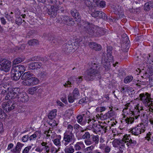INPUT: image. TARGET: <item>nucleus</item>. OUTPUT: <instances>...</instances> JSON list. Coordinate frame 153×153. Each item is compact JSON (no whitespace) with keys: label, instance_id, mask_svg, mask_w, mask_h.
<instances>
[{"label":"nucleus","instance_id":"cd10ccee","mask_svg":"<svg viewBox=\"0 0 153 153\" xmlns=\"http://www.w3.org/2000/svg\"><path fill=\"white\" fill-rule=\"evenodd\" d=\"M94 7H99L103 8L105 7V2L104 1H100V0H93Z\"/></svg>","mask_w":153,"mask_h":153},{"label":"nucleus","instance_id":"ddd939ff","mask_svg":"<svg viewBox=\"0 0 153 153\" xmlns=\"http://www.w3.org/2000/svg\"><path fill=\"white\" fill-rule=\"evenodd\" d=\"M91 11L92 12L91 15L92 17L101 18L105 21L108 20V16L103 12L98 10H94L93 11V10Z\"/></svg>","mask_w":153,"mask_h":153},{"label":"nucleus","instance_id":"e2e57ef3","mask_svg":"<svg viewBox=\"0 0 153 153\" xmlns=\"http://www.w3.org/2000/svg\"><path fill=\"white\" fill-rule=\"evenodd\" d=\"M111 148L108 146H106L104 150V153H109L111 150Z\"/></svg>","mask_w":153,"mask_h":153},{"label":"nucleus","instance_id":"412c9836","mask_svg":"<svg viewBox=\"0 0 153 153\" xmlns=\"http://www.w3.org/2000/svg\"><path fill=\"white\" fill-rule=\"evenodd\" d=\"M72 45L71 44L65 43L62 47V51L63 53L65 54L71 52Z\"/></svg>","mask_w":153,"mask_h":153},{"label":"nucleus","instance_id":"1a4fd4ad","mask_svg":"<svg viewBox=\"0 0 153 153\" xmlns=\"http://www.w3.org/2000/svg\"><path fill=\"white\" fill-rule=\"evenodd\" d=\"M135 109V110L134 111H131L133 117L129 118L127 117V118L124 120V121L126 123H127L128 124L132 123L134 122L135 118L136 119H137L138 117L140 116L141 113L139 110L138 109Z\"/></svg>","mask_w":153,"mask_h":153},{"label":"nucleus","instance_id":"338daca9","mask_svg":"<svg viewBox=\"0 0 153 153\" xmlns=\"http://www.w3.org/2000/svg\"><path fill=\"white\" fill-rule=\"evenodd\" d=\"M82 77V76H80L76 78V81L77 83H80L81 82L83 79Z\"/></svg>","mask_w":153,"mask_h":153},{"label":"nucleus","instance_id":"8fccbe9b","mask_svg":"<svg viewBox=\"0 0 153 153\" xmlns=\"http://www.w3.org/2000/svg\"><path fill=\"white\" fill-rule=\"evenodd\" d=\"M16 23L17 25H19L22 23V20L20 17H16L15 20Z\"/></svg>","mask_w":153,"mask_h":153},{"label":"nucleus","instance_id":"a211bd4d","mask_svg":"<svg viewBox=\"0 0 153 153\" xmlns=\"http://www.w3.org/2000/svg\"><path fill=\"white\" fill-rule=\"evenodd\" d=\"M82 132L83 135L82 136V139L85 140L84 142L86 145L88 146V141L90 140L91 137V135L90 132L87 131L86 130H82L81 131Z\"/></svg>","mask_w":153,"mask_h":153},{"label":"nucleus","instance_id":"0eeeda50","mask_svg":"<svg viewBox=\"0 0 153 153\" xmlns=\"http://www.w3.org/2000/svg\"><path fill=\"white\" fill-rule=\"evenodd\" d=\"M56 22L58 23H62L68 25H74V21L73 19L69 16L62 15L58 18Z\"/></svg>","mask_w":153,"mask_h":153},{"label":"nucleus","instance_id":"37998d69","mask_svg":"<svg viewBox=\"0 0 153 153\" xmlns=\"http://www.w3.org/2000/svg\"><path fill=\"white\" fill-rule=\"evenodd\" d=\"M38 44V41L35 39L29 40L28 42V44L29 45H34Z\"/></svg>","mask_w":153,"mask_h":153},{"label":"nucleus","instance_id":"2eb2a0df","mask_svg":"<svg viewBox=\"0 0 153 153\" xmlns=\"http://www.w3.org/2000/svg\"><path fill=\"white\" fill-rule=\"evenodd\" d=\"M105 55V54L103 53L102 57L101 62L105 70L107 71L110 68V63L108 60L107 58Z\"/></svg>","mask_w":153,"mask_h":153},{"label":"nucleus","instance_id":"a18cd8bd","mask_svg":"<svg viewBox=\"0 0 153 153\" xmlns=\"http://www.w3.org/2000/svg\"><path fill=\"white\" fill-rule=\"evenodd\" d=\"M52 40L51 42L56 45L59 44L61 42L60 41L58 40L57 39L54 38L53 36L51 37L50 40Z\"/></svg>","mask_w":153,"mask_h":153},{"label":"nucleus","instance_id":"864d4df0","mask_svg":"<svg viewBox=\"0 0 153 153\" xmlns=\"http://www.w3.org/2000/svg\"><path fill=\"white\" fill-rule=\"evenodd\" d=\"M37 135L36 134V133L35 132L34 134L30 136V137H29V140L31 141L33 140H36L37 137Z\"/></svg>","mask_w":153,"mask_h":153},{"label":"nucleus","instance_id":"052dcab7","mask_svg":"<svg viewBox=\"0 0 153 153\" xmlns=\"http://www.w3.org/2000/svg\"><path fill=\"white\" fill-rule=\"evenodd\" d=\"M28 139L29 136L28 135H26L22 137V140L23 142H25L27 141Z\"/></svg>","mask_w":153,"mask_h":153},{"label":"nucleus","instance_id":"f03ea898","mask_svg":"<svg viewBox=\"0 0 153 153\" xmlns=\"http://www.w3.org/2000/svg\"><path fill=\"white\" fill-rule=\"evenodd\" d=\"M8 88V86L6 83H4V84L2 85L1 84V90H2L1 93V100L5 95V97L3 98V100H4V99L5 100H8L18 98L20 91V89L19 88H14L7 93V90Z\"/></svg>","mask_w":153,"mask_h":153},{"label":"nucleus","instance_id":"4c0bfd02","mask_svg":"<svg viewBox=\"0 0 153 153\" xmlns=\"http://www.w3.org/2000/svg\"><path fill=\"white\" fill-rule=\"evenodd\" d=\"M110 128V126H105L102 125L99 132L101 133V134L105 133L107 132L108 130H109Z\"/></svg>","mask_w":153,"mask_h":153},{"label":"nucleus","instance_id":"20e7f679","mask_svg":"<svg viewBox=\"0 0 153 153\" xmlns=\"http://www.w3.org/2000/svg\"><path fill=\"white\" fill-rule=\"evenodd\" d=\"M75 140L76 139L73 133L65 132L64 134L63 140L62 141V144L64 146H66L70 143H74Z\"/></svg>","mask_w":153,"mask_h":153},{"label":"nucleus","instance_id":"5fc2aeb1","mask_svg":"<svg viewBox=\"0 0 153 153\" xmlns=\"http://www.w3.org/2000/svg\"><path fill=\"white\" fill-rule=\"evenodd\" d=\"M40 57L38 56H35L30 58L29 60V61H38L40 60Z\"/></svg>","mask_w":153,"mask_h":153},{"label":"nucleus","instance_id":"bf43d9fd","mask_svg":"<svg viewBox=\"0 0 153 153\" xmlns=\"http://www.w3.org/2000/svg\"><path fill=\"white\" fill-rule=\"evenodd\" d=\"M5 14L6 15L5 16L6 18L8 21H10L11 22L13 21L14 18L13 16L10 15H8L7 14H6V13H5Z\"/></svg>","mask_w":153,"mask_h":153},{"label":"nucleus","instance_id":"09e8293b","mask_svg":"<svg viewBox=\"0 0 153 153\" xmlns=\"http://www.w3.org/2000/svg\"><path fill=\"white\" fill-rule=\"evenodd\" d=\"M24 144L22 143L19 142H17L16 146V149H17L18 151H20L21 148L24 146Z\"/></svg>","mask_w":153,"mask_h":153},{"label":"nucleus","instance_id":"3c124183","mask_svg":"<svg viewBox=\"0 0 153 153\" xmlns=\"http://www.w3.org/2000/svg\"><path fill=\"white\" fill-rule=\"evenodd\" d=\"M67 130L65 132H67L68 133H72V132L73 130V126L71 125H68L67 126Z\"/></svg>","mask_w":153,"mask_h":153},{"label":"nucleus","instance_id":"7c9ffc66","mask_svg":"<svg viewBox=\"0 0 153 153\" xmlns=\"http://www.w3.org/2000/svg\"><path fill=\"white\" fill-rule=\"evenodd\" d=\"M11 75L12 79L14 80H18L22 76V74L17 72H13Z\"/></svg>","mask_w":153,"mask_h":153},{"label":"nucleus","instance_id":"7ed1b4c3","mask_svg":"<svg viewBox=\"0 0 153 153\" xmlns=\"http://www.w3.org/2000/svg\"><path fill=\"white\" fill-rule=\"evenodd\" d=\"M100 68L99 65L92 63L91 67L87 70L85 79L87 81H92L95 79H100L101 78Z\"/></svg>","mask_w":153,"mask_h":153},{"label":"nucleus","instance_id":"0e129e2a","mask_svg":"<svg viewBox=\"0 0 153 153\" xmlns=\"http://www.w3.org/2000/svg\"><path fill=\"white\" fill-rule=\"evenodd\" d=\"M94 146L91 145L90 146L87 147L85 149V151L90 152L91 151L94 149Z\"/></svg>","mask_w":153,"mask_h":153},{"label":"nucleus","instance_id":"de8ad7c7","mask_svg":"<svg viewBox=\"0 0 153 153\" xmlns=\"http://www.w3.org/2000/svg\"><path fill=\"white\" fill-rule=\"evenodd\" d=\"M77 99L74 97V96L71 94H70L68 97V101L70 103L73 102L74 100Z\"/></svg>","mask_w":153,"mask_h":153},{"label":"nucleus","instance_id":"5701e85b","mask_svg":"<svg viewBox=\"0 0 153 153\" xmlns=\"http://www.w3.org/2000/svg\"><path fill=\"white\" fill-rule=\"evenodd\" d=\"M71 15L76 19V21L79 22L81 20V16L78 11L75 8L72 9L71 11Z\"/></svg>","mask_w":153,"mask_h":153},{"label":"nucleus","instance_id":"f8f14e48","mask_svg":"<svg viewBox=\"0 0 153 153\" xmlns=\"http://www.w3.org/2000/svg\"><path fill=\"white\" fill-rule=\"evenodd\" d=\"M11 62L5 59L1 60V70L7 72L10 70L11 66Z\"/></svg>","mask_w":153,"mask_h":153},{"label":"nucleus","instance_id":"4be33fe9","mask_svg":"<svg viewBox=\"0 0 153 153\" xmlns=\"http://www.w3.org/2000/svg\"><path fill=\"white\" fill-rule=\"evenodd\" d=\"M42 65L41 62H32L28 65V68L30 70H35L40 69Z\"/></svg>","mask_w":153,"mask_h":153},{"label":"nucleus","instance_id":"72a5a7b5","mask_svg":"<svg viewBox=\"0 0 153 153\" xmlns=\"http://www.w3.org/2000/svg\"><path fill=\"white\" fill-rule=\"evenodd\" d=\"M73 143L70 144L69 146H66L64 149L65 153H73L74 151V149L72 145Z\"/></svg>","mask_w":153,"mask_h":153},{"label":"nucleus","instance_id":"393cba45","mask_svg":"<svg viewBox=\"0 0 153 153\" xmlns=\"http://www.w3.org/2000/svg\"><path fill=\"white\" fill-rule=\"evenodd\" d=\"M110 108V110L103 116V118L104 120L112 117L115 115V111L113 110L112 108Z\"/></svg>","mask_w":153,"mask_h":153},{"label":"nucleus","instance_id":"4d7b16f0","mask_svg":"<svg viewBox=\"0 0 153 153\" xmlns=\"http://www.w3.org/2000/svg\"><path fill=\"white\" fill-rule=\"evenodd\" d=\"M77 119L78 122L81 125V123L83 121V117L82 115H79L77 117Z\"/></svg>","mask_w":153,"mask_h":153},{"label":"nucleus","instance_id":"ea45409f","mask_svg":"<svg viewBox=\"0 0 153 153\" xmlns=\"http://www.w3.org/2000/svg\"><path fill=\"white\" fill-rule=\"evenodd\" d=\"M85 3L86 6L89 7V10L91 11L94 8V6H92L91 2L88 0H86L85 1Z\"/></svg>","mask_w":153,"mask_h":153},{"label":"nucleus","instance_id":"a878e982","mask_svg":"<svg viewBox=\"0 0 153 153\" xmlns=\"http://www.w3.org/2000/svg\"><path fill=\"white\" fill-rule=\"evenodd\" d=\"M105 33V31L103 28L97 26L94 36L97 37L101 36L104 35Z\"/></svg>","mask_w":153,"mask_h":153},{"label":"nucleus","instance_id":"473e14b6","mask_svg":"<svg viewBox=\"0 0 153 153\" xmlns=\"http://www.w3.org/2000/svg\"><path fill=\"white\" fill-rule=\"evenodd\" d=\"M39 87L38 86L30 88L28 89V92L30 94L33 95V94L38 90V91L39 92L41 91L42 90V89L40 88L38 89Z\"/></svg>","mask_w":153,"mask_h":153},{"label":"nucleus","instance_id":"f3484780","mask_svg":"<svg viewBox=\"0 0 153 153\" xmlns=\"http://www.w3.org/2000/svg\"><path fill=\"white\" fill-rule=\"evenodd\" d=\"M25 67L23 65H18L16 66H14L13 65L11 71V73H13V72H17L22 74L25 71Z\"/></svg>","mask_w":153,"mask_h":153},{"label":"nucleus","instance_id":"f704fd0d","mask_svg":"<svg viewBox=\"0 0 153 153\" xmlns=\"http://www.w3.org/2000/svg\"><path fill=\"white\" fill-rule=\"evenodd\" d=\"M83 146L84 144L82 142H79L74 145V149L76 151H79L81 149L82 147Z\"/></svg>","mask_w":153,"mask_h":153},{"label":"nucleus","instance_id":"69168bd1","mask_svg":"<svg viewBox=\"0 0 153 153\" xmlns=\"http://www.w3.org/2000/svg\"><path fill=\"white\" fill-rule=\"evenodd\" d=\"M48 123L52 127H54L57 126V124L55 123V121H54H54H53L51 120Z\"/></svg>","mask_w":153,"mask_h":153},{"label":"nucleus","instance_id":"c85d7f7f","mask_svg":"<svg viewBox=\"0 0 153 153\" xmlns=\"http://www.w3.org/2000/svg\"><path fill=\"white\" fill-rule=\"evenodd\" d=\"M33 76V74L28 71L24 73L22 76L21 79L23 81L27 80Z\"/></svg>","mask_w":153,"mask_h":153},{"label":"nucleus","instance_id":"f257e3e1","mask_svg":"<svg viewBox=\"0 0 153 153\" xmlns=\"http://www.w3.org/2000/svg\"><path fill=\"white\" fill-rule=\"evenodd\" d=\"M125 144L129 148H133L137 144V142L132 139L130 135H126L124 136L122 139H115L112 142L113 146L117 147L119 149L118 153L123 152L125 149Z\"/></svg>","mask_w":153,"mask_h":153},{"label":"nucleus","instance_id":"aec40b11","mask_svg":"<svg viewBox=\"0 0 153 153\" xmlns=\"http://www.w3.org/2000/svg\"><path fill=\"white\" fill-rule=\"evenodd\" d=\"M18 101L21 102H25L28 100V96L25 92H21L19 94L18 97Z\"/></svg>","mask_w":153,"mask_h":153},{"label":"nucleus","instance_id":"e433bc0d","mask_svg":"<svg viewBox=\"0 0 153 153\" xmlns=\"http://www.w3.org/2000/svg\"><path fill=\"white\" fill-rule=\"evenodd\" d=\"M56 109H53L48 114V118L49 119L52 120L56 116Z\"/></svg>","mask_w":153,"mask_h":153},{"label":"nucleus","instance_id":"6e6552de","mask_svg":"<svg viewBox=\"0 0 153 153\" xmlns=\"http://www.w3.org/2000/svg\"><path fill=\"white\" fill-rule=\"evenodd\" d=\"M151 95L147 92L140 94L139 95V100L141 101L145 106H149V102H151Z\"/></svg>","mask_w":153,"mask_h":153},{"label":"nucleus","instance_id":"c9c22d12","mask_svg":"<svg viewBox=\"0 0 153 153\" xmlns=\"http://www.w3.org/2000/svg\"><path fill=\"white\" fill-rule=\"evenodd\" d=\"M41 144L43 146L42 148V151H45V152H49L50 148L49 146L47 145L48 143L46 142H42Z\"/></svg>","mask_w":153,"mask_h":153},{"label":"nucleus","instance_id":"603ef678","mask_svg":"<svg viewBox=\"0 0 153 153\" xmlns=\"http://www.w3.org/2000/svg\"><path fill=\"white\" fill-rule=\"evenodd\" d=\"M31 148V146H29L26 147L23 150L22 153H29V151Z\"/></svg>","mask_w":153,"mask_h":153},{"label":"nucleus","instance_id":"b1692460","mask_svg":"<svg viewBox=\"0 0 153 153\" xmlns=\"http://www.w3.org/2000/svg\"><path fill=\"white\" fill-rule=\"evenodd\" d=\"M90 47L92 49L96 51H100L102 48L101 45L95 42H91L89 44Z\"/></svg>","mask_w":153,"mask_h":153},{"label":"nucleus","instance_id":"9b49d317","mask_svg":"<svg viewBox=\"0 0 153 153\" xmlns=\"http://www.w3.org/2000/svg\"><path fill=\"white\" fill-rule=\"evenodd\" d=\"M15 106V104L10 101L4 102L2 105V107L4 112L10 111L14 109Z\"/></svg>","mask_w":153,"mask_h":153},{"label":"nucleus","instance_id":"a19ab883","mask_svg":"<svg viewBox=\"0 0 153 153\" xmlns=\"http://www.w3.org/2000/svg\"><path fill=\"white\" fill-rule=\"evenodd\" d=\"M79 93L78 89L76 88H75L74 89L72 95L74 96V97L75 99H78L79 97Z\"/></svg>","mask_w":153,"mask_h":153},{"label":"nucleus","instance_id":"13d9d810","mask_svg":"<svg viewBox=\"0 0 153 153\" xmlns=\"http://www.w3.org/2000/svg\"><path fill=\"white\" fill-rule=\"evenodd\" d=\"M90 112L87 110L85 111L82 112V115L83 116V117H90Z\"/></svg>","mask_w":153,"mask_h":153},{"label":"nucleus","instance_id":"4468645a","mask_svg":"<svg viewBox=\"0 0 153 153\" xmlns=\"http://www.w3.org/2000/svg\"><path fill=\"white\" fill-rule=\"evenodd\" d=\"M58 10V6H52L48 9L47 12L51 18H53L56 17Z\"/></svg>","mask_w":153,"mask_h":153},{"label":"nucleus","instance_id":"39448f33","mask_svg":"<svg viewBox=\"0 0 153 153\" xmlns=\"http://www.w3.org/2000/svg\"><path fill=\"white\" fill-rule=\"evenodd\" d=\"M83 27L86 32L91 36H94L97 26L88 22H85Z\"/></svg>","mask_w":153,"mask_h":153},{"label":"nucleus","instance_id":"79ce46f5","mask_svg":"<svg viewBox=\"0 0 153 153\" xmlns=\"http://www.w3.org/2000/svg\"><path fill=\"white\" fill-rule=\"evenodd\" d=\"M133 79V77L131 76H128L124 79V82L125 84L130 82Z\"/></svg>","mask_w":153,"mask_h":153},{"label":"nucleus","instance_id":"9d476101","mask_svg":"<svg viewBox=\"0 0 153 153\" xmlns=\"http://www.w3.org/2000/svg\"><path fill=\"white\" fill-rule=\"evenodd\" d=\"M39 81L37 78L32 76L27 80L23 81L22 84L25 85L30 86L38 84Z\"/></svg>","mask_w":153,"mask_h":153},{"label":"nucleus","instance_id":"dca6fc26","mask_svg":"<svg viewBox=\"0 0 153 153\" xmlns=\"http://www.w3.org/2000/svg\"><path fill=\"white\" fill-rule=\"evenodd\" d=\"M95 120L91 118L90 117H83V121L81 123V125H88V126H91L92 125L93 123L95 122Z\"/></svg>","mask_w":153,"mask_h":153},{"label":"nucleus","instance_id":"680f3d73","mask_svg":"<svg viewBox=\"0 0 153 153\" xmlns=\"http://www.w3.org/2000/svg\"><path fill=\"white\" fill-rule=\"evenodd\" d=\"M5 74H3L1 76V80H4V82H2V81H1V84L2 85L4 84V83H6L7 85V84L5 82V81H6L7 79H5Z\"/></svg>","mask_w":153,"mask_h":153},{"label":"nucleus","instance_id":"c03bdc74","mask_svg":"<svg viewBox=\"0 0 153 153\" xmlns=\"http://www.w3.org/2000/svg\"><path fill=\"white\" fill-rule=\"evenodd\" d=\"M47 74L46 71H42L39 72L38 74V77L40 78H44L46 76Z\"/></svg>","mask_w":153,"mask_h":153},{"label":"nucleus","instance_id":"bb28decb","mask_svg":"<svg viewBox=\"0 0 153 153\" xmlns=\"http://www.w3.org/2000/svg\"><path fill=\"white\" fill-rule=\"evenodd\" d=\"M93 131L95 134H97L99 132L102 125L96 123L94 122L92 125Z\"/></svg>","mask_w":153,"mask_h":153},{"label":"nucleus","instance_id":"c756f323","mask_svg":"<svg viewBox=\"0 0 153 153\" xmlns=\"http://www.w3.org/2000/svg\"><path fill=\"white\" fill-rule=\"evenodd\" d=\"M144 9L146 11H149L153 8V1H152L145 3L144 5Z\"/></svg>","mask_w":153,"mask_h":153},{"label":"nucleus","instance_id":"49530a36","mask_svg":"<svg viewBox=\"0 0 153 153\" xmlns=\"http://www.w3.org/2000/svg\"><path fill=\"white\" fill-rule=\"evenodd\" d=\"M24 61V59H22L21 58L18 57L16 59H15L13 61V65L14 64L16 65V64H19L22 61Z\"/></svg>","mask_w":153,"mask_h":153},{"label":"nucleus","instance_id":"58836bf2","mask_svg":"<svg viewBox=\"0 0 153 153\" xmlns=\"http://www.w3.org/2000/svg\"><path fill=\"white\" fill-rule=\"evenodd\" d=\"M61 139V136L59 135L58 136L57 138L54 139L53 141V143L55 145L57 146H59L61 145L60 140Z\"/></svg>","mask_w":153,"mask_h":153},{"label":"nucleus","instance_id":"774afa93","mask_svg":"<svg viewBox=\"0 0 153 153\" xmlns=\"http://www.w3.org/2000/svg\"><path fill=\"white\" fill-rule=\"evenodd\" d=\"M87 100V99L86 97L83 98L79 100V103L80 104H82L83 103L87 102L86 100Z\"/></svg>","mask_w":153,"mask_h":153},{"label":"nucleus","instance_id":"2f4dec72","mask_svg":"<svg viewBox=\"0 0 153 153\" xmlns=\"http://www.w3.org/2000/svg\"><path fill=\"white\" fill-rule=\"evenodd\" d=\"M112 47L111 46H108L107 47V58L108 57V59H109V60H111L112 61V62L113 60V57L111 55L112 53Z\"/></svg>","mask_w":153,"mask_h":153},{"label":"nucleus","instance_id":"423d86ee","mask_svg":"<svg viewBox=\"0 0 153 153\" xmlns=\"http://www.w3.org/2000/svg\"><path fill=\"white\" fill-rule=\"evenodd\" d=\"M146 126L147 125H145L143 123L140 124L137 126L131 129V133L134 135L138 136L145 132Z\"/></svg>","mask_w":153,"mask_h":153},{"label":"nucleus","instance_id":"6ab92c4d","mask_svg":"<svg viewBox=\"0 0 153 153\" xmlns=\"http://www.w3.org/2000/svg\"><path fill=\"white\" fill-rule=\"evenodd\" d=\"M99 136L98 135L91 134L90 140L88 141V146L91 145L94 143L95 144H98L99 143Z\"/></svg>","mask_w":153,"mask_h":153},{"label":"nucleus","instance_id":"6e6d98bb","mask_svg":"<svg viewBox=\"0 0 153 153\" xmlns=\"http://www.w3.org/2000/svg\"><path fill=\"white\" fill-rule=\"evenodd\" d=\"M150 58L151 55L150 54L147 55L145 58V61L147 62V63H150V61L151 60Z\"/></svg>","mask_w":153,"mask_h":153}]
</instances>
